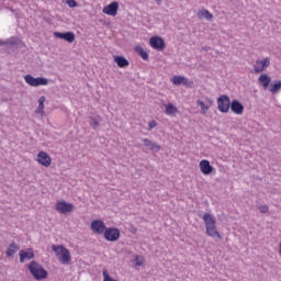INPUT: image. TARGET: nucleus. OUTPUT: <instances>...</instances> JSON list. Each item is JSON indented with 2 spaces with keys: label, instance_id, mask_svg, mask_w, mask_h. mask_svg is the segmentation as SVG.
<instances>
[{
  "label": "nucleus",
  "instance_id": "18",
  "mask_svg": "<svg viewBox=\"0 0 281 281\" xmlns=\"http://www.w3.org/2000/svg\"><path fill=\"white\" fill-rule=\"evenodd\" d=\"M34 259V250L29 249L27 251L21 250L20 251V262H25V260Z\"/></svg>",
  "mask_w": 281,
  "mask_h": 281
},
{
  "label": "nucleus",
  "instance_id": "8",
  "mask_svg": "<svg viewBox=\"0 0 281 281\" xmlns=\"http://www.w3.org/2000/svg\"><path fill=\"white\" fill-rule=\"evenodd\" d=\"M149 45L153 49H157L158 52H164V49H166V42L160 36L150 37Z\"/></svg>",
  "mask_w": 281,
  "mask_h": 281
},
{
  "label": "nucleus",
  "instance_id": "6",
  "mask_svg": "<svg viewBox=\"0 0 281 281\" xmlns=\"http://www.w3.org/2000/svg\"><path fill=\"white\" fill-rule=\"evenodd\" d=\"M103 236L109 243H116V240H120V228L106 227Z\"/></svg>",
  "mask_w": 281,
  "mask_h": 281
},
{
  "label": "nucleus",
  "instance_id": "11",
  "mask_svg": "<svg viewBox=\"0 0 281 281\" xmlns=\"http://www.w3.org/2000/svg\"><path fill=\"white\" fill-rule=\"evenodd\" d=\"M90 229H92L94 234H104L106 231V225L102 222V220H94L90 224Z\"/></svg>",
  "mask_w": 281,
  "mask_h": 281
},
{
  "label": "nucleus",
  "instance_id": "1",
  "mask_svg": "<svg viewBox=\"0 0 281 281\" xmlns=\"http://www.w3.org/2000/svg\"><path fill=\"white\" fill-rule=\"evenodd\" d=\"M204 225L206 228L207 236H211L212 238H218V240H223V236L218 231H216V220L212 217V214L204 213L203 215Z\"/></svg>",
  "mask_w": 281,
  "mask_h": 281
},
{
  "label": "nucleus",
  "instance_id": "28",
  "mask_svg": "<svg viewBox=\"0 0 281 281\" xmlns=\"http://www.w3.org/2000/svg\"><path fill=\"white\" fill-rule=\"evenodd\" d=\"M89 124L90 126H92V128H97L98 126H100V121H98V119L90 116L89 117Z\"/></svg>",
  "mask_w": 281,
  "mask_h": 281
},
{
  "label": "nucleus",
  "instance_id": "21",
  "mask_svg": "<svg viewBox=\"0 0 281 281\" xmlns=\"http://www.w3.org/2000/svg\"><path fill=\"white\" fill-rule=\"evenodd\" d=\"M259 82L263 87V89H267V87L271 85V77H269V75L267 74H263L259 77Z\"/></svg>",
  "mask_w": 281,
  "mask_h": 281
},
{
  "label": "nucleus",
  "instance_id": "19",
  "mask_svg": "<svg viewBox=\"0 0 281 281\" xmlns=\"http://www.w3.org/2000/svg\"><path fill=\"white\" fill-rule=\"evenodd\" d=\"M114 63H116L117 67H120L121 69H124L125 67H128V65H131L128 59H126V57L124 56H115Z\"/></svg>",
  "mask_w": 281,
  "mask_h": 281
},
{
  "label": "nucleus",
  "instance_id": "12",
  "mask_svg": "<svg viewBox=\"0 0 281 281\" xmlns=\"http://www.w3.org/2000/svg\"><path fill=\"white\" fill-rule=\"evenodd\" d=\"M269 65H271V59H269V57H266L263 60L258 59L254 66L255 74H262Z\"/></svg>",
  "mask_w": 281,
  "mask_h": 281
},
{
  "label": "nucleus",
  "instance_id": "22",
  "mask_svg": "<svg viewBox=\"0 0 281 281\" xmlns=\"http://www.w3.org/2000/svg\"><path fill=\"white\" fill-rule=\"evenodd\" d=\"M45 100L46 99H45L44 95L38 99V106H37L35 113H38L41 115H45V111H44V109H45Z\"/></svg>",
  "mask_w": 281,
  "mask_h": 281
},
{
  "label": "nucleus",
  "instance_id": "27",
  "mask_svg": "<svg viewBox=\"0 0 281 281\" xmlns=\"http://www.w3.org/2000/svg\"><path fill=\"white\" fill-rule=\"evenodd\" d=\"M198 106H201V113L202 115H205V113H207V111H210V108L207 105H205V102L201 101V99H199L196 101Z\"/></svg>",
  "mask_w": 281,
  "mask_h": 281
},
{
  "label": "nucleus",
  "instance_id": "15",
  "mask_svg": "<svg viewBox=\"0 0 281 281\" xmlns=\"http://www.w3.org/2000/svg\"><path fill=\"white\" fill-rule=\"evenodd\" d=\"M231 111L236 115H243V113H245V105L238 100H233L231 102Z\"/></svg>",
  "mask_w": 281,
  "mask_h": 281
},
{
  "label": "nucleus",
  "instance_id": "33",
  "mask_svg": "<svg viewBox=\"0 0 281 281\" xmlns=\"http://www.w3.org/2000/svg\"><path fill=\"white\" fill-rule=\"evenodd\" d=\"M7 45H11V47H15V45H19V43H16V41H8Z\"/></svg>",
  "mask_w": 281,
  "mask_h": 281
},
{
  "label": "nucleus",
  "instance_id": "25",
  "mask_svg": "<svg viewBox=\"0 0 281 281\" xmlns=\"http://www.w3.org/2000/svg\"><path fill=\"white\" fill-rule=\"evenodd\" d=\"M135 52H136V54H138V56H140V58H143V60H148V53H146V50H144V47L136 46Z\"/></svg>",
  "mask_w": 281,
  "mask_h": 281
},
{
  "label": "nucleus",
  "instance_id": "35",
  "mask_svg": "<svg viewBox=\"0 0 281 281\" xmlns=\"http://www.w3.org/2000/svg\"><path fill=\"white\" fill-rule=\"evenodd\" d=\"M204 52H210V46L203 47Z\"/></svg>",
  "mask_w": 281,
  "mask_h": 281
},
{
  "label": "nucleus",
  "instance_id": "7",
  "mask_svg": "<svg viewBox=\"0 0 281 281\" xmlns=\"http://www.w3.org/2000/svg\"><path fill=\"white\" fill-rule=\"evenodd\" d=\"M172 85H176V87H179L183 85V87H188L189 89H194V81L189 80L184 76H173L171 78Z\"/></svg>",
  "mask_w": 281,
  "mask_h": 281
},
{
  "label": "nucleus",
  "instance_id": "9",
  "mask_svg": "<svg viewBox=\"0 0 281 281\" xmlns=\"http://www.w3.org/2000/svg\"><path fill=\"white\" fill-rule=\"evenodd\" d=\"M120 10V2L113 1L106 7L103 8V14H108L109 16H117V11Z\"/></svg>",
  "mask_w": 281,
  "mask_h": 281
},
{
  "label": "nucleus",
  "instance_id": "30",
  "mask_svg": "<svg viewBox=\"0 0 281 281\" xmlns=\"http://www.w3.org/2000/svg\"><path fill=\"white\" fill-rule=\"evenodd\" d=\"M67 5L69 8H78V2L76 0H67Z\"/></svg>",
  "mask_w": 281,
  "mask_h": 281
},
{
  "label": "nucleus",
  "instance_id": "4",
  "mask_svg": "<svg viewBox=\"0 0 281 281\" xmlns=\"http://www.w3.org/2000/svg\"><path fill=\"white\" fill-rule=\"evenodd\" d=\"M24 80H25L26 85H30V87H45V86L49 85V80H47V78H44V77L35 78L32 75H25Z\"/></svg>",
  "mask_w": 281,
  "mask_h": 281
},
{
  "label": "nucleus",
  "instance_id": "20",
  "mask_svg": "<svg viewBox=\"0 0 281 281\" xmlns=\"http://www.w3.org/2000/svg\"><path fill=\"white\" fill-rule=\"evenodd\" d=\"M198 18L199 19H206V21H212V19H214V15L207 11L206 9L200 10L198 12Z\"/></svg>",
  "mask_w": 281,
  "mask_h": 281
},
{
  "label": "nucleus",
  "instance_id": "3",
  "mask_svg": "<svg viewBox=\"0 0 281 281\" xmlns=\"http://www.w3.org/2000/svg\"><path fill=\"white\" fill-rule=\"evenodd\" d=\"M52 250L56 254L57 258L61 265H70L71 262V252L65 246H52Z\"/></svg>",
  "mask_w": 281,
  "mask_h": 281
},
{
  "label": "nucleus",
  "instance_id": "16",
  "mask_svg": "<svg viewBox=\"0 0 281 281\" xmlns=\"http://www.w3.org/2000/svg\"><path fill=\"white\" fill-rule=\"evenodd\" d=\"M200 170L202 172V175H212V172H214V167L212 165H210V160L207 159H203L200 161Z\"/></svg>",
  "mask_w": 281,
  "mask_h": 281
},
{
  "label": "nucleus",
  "instance_id": "36",
  "mask_svg": "<svg viewBox=\"0 0 281 281\" xmlns=\"http://www.w3.org/2000/svg\"><path fill=\"white\" fill-rule=\"evenodd\" d=\"M157 5H161V0H156Z\"/></svg>",
  "mask_w": 281,
  "mask_h": 281
},
{
  "label": "nucleus",
  "instance_id": "34",
  "mask_svg": "<svg viewBox=\"0 0 281 281\" xmlns=\"http://www.w3.org/2000/svg\"><path fill=\"white\" fill-rule=\"evenodd\" d=\"M8 45V41L0 40V46Z\"/></svg>",
  "mask_w": 281,
  "mask_h": 281
},
{
  "label": "nucleus",
  "instance_id": "26",
  "mask_svg": "<svg viewBox=\"0 0 281 281\" xmlns=\"http://www.w3.org/2000/svg\"><path fill=\"white\" fill-rule=\"evenodd\" d=\"M280 89H281V80H276L273 81V83H271V88H270L271 93H278Z\"/></svg>",
  "mask_w": 281,
  "mask_h": 281
},
{
  "label": "nucleus",
  "instance_id": "24",
  "mask_svg": "<svg viewBox=\"0 0 281 281\" xmlns=\"http://www.w3.org/2000/svg\"><path fill=\"white\" fill-rule=\"evenodd\" d=\"M165 113L167 115H175V113H179V109H177L172 103H169L166 105Z\"/></svg>",
  "mask_w": 281,
  "mask_h": 281
},
{
  "label": "nucleus",
  "instance_id": "2",
  "mask_svg": "<svg viewBox=\"0 0 281 281\" xmlns=\"http://www.w3.org/2000/svg\"><path fill=\"white\" fill-rule=\"evenodd\" d=\"M27 269L35 280L37 281L46 280L47 270H45V268H43L41 263L36 261H31L30 265L27 266Z\"/></svg>",
  "mask_w": 281,
  "mask_h": 281
},
{
  "label": "nucleus",
  "instance_id": "14",
  "mask_svg": "<svg viewBox=\"0 0 281 281\" xmlns=\"http://www.w3.org/2000/svg\"><path fill=\"white\" fill-rule=\"evenodd\" d=\"M54 36L55 38H61V41H66L67 43H74V41H76V34H74V32H55Z\"/></svg>",
  "mask_w": 281,
  "mask_h": 281
},
{
  "label": "nucleus",
  "instance_id": "13",
  "mask_svg": "<svg viewBox=\"0 0 281 281\" xmlns=\"http://www.w3.org/2000/svg\"><path fill=\"white\" fill-rule=\"evenodd\" d=\"M37 161L41 164V166H44L45 168H49L52 166V157H49V154L45 151H40L37 154Z\"/></svg>",
  "mask_w": 281,
  "mask_h": 281
},
{
  "label": "nucleus",
  "instance_id": "37",
  "mask_svg": "<svg viewBox=\"0 0 281 281\" xmlns=\"http://www.w3.org/2000/svg\"><path fill=\"white\" fill-rule=\"evenodd\" d=\"M207 102H209L210 104H214V101H212V99H209Z\"/></svg>",
  "mask_w": 281,
  "mask_h": 281
},
{
  "label": "nucleus",
  "instance_id": "32",
  "mask_svg": "<svg viewBox=\"0 0 281 281\" xmlns=\"http://www.w3.org/2000/svg\"><path fill=\"white\" fill-rule=\"evenodd\" d=\"M148 126H149V131H153V128L157 126V121H150Z\"/></svg>",
  "mask_w": 281,
  "mask_h": 281
},
{
  "label": "nucleus",
  "instance_id": "29",
  "mask_svg": "<svg viewBox=\"0 0 281 281\" xmlns=\"http://www.w3.org/2000/svg\"><path fill=\"white\" fill-rule=\"evenodd\" d=\"M258 210L261 212V214H267V212H269V205H260Z\"/></svg>",
  "mask_w": 281,
  "mask_h": 281
},
{
  "label": "nucleus",
  "instance_id": "31",
  "mask_svg": "<svg viewBox=\"0 0 281 281\" xmlns=\"http://www.w3.org/2000/svg\"><path fill=\"white\" fill-rule=\"evenodd\" d=\"M142 265H144V260L142 259V257H136L135 258V266L136 267H142Z\"/></svg>",
  "mask_w": 281,
  "mask_h": 281
},
{
  "label": "nucleus",
  "instance_id": "23",
  "mask_svg": "<svg viewBox=\"0 0 281 281\" xmlns=\"http://www.w3.org/2000/svg\"><path fill=\"white\" fill-rule=\"evenodd\" d=\"M19 249V246L16 245V243L12 241L8 249H7V256L8 258H12V256H14V254H16V250Z\"/></svg>",
  "mask_w": 281,
  "mask_h": 281
},
{
  "label": "nucleus",
  "instance_id": "10",
  "mask_svg": "<svg viewBox=\"0 0 281 281\" xmlns=\"http://www.w3.org/2000/svg\"><path fill=\"white\" fill-rule=\"evenodd\" d=\"M55 210L59 212V214H69V212H74V204L67 203L65 201L57 202Z\"/></svg>",
  "mask_w": 281,
  "mask_h": 281
},
{
  "label": "nucleus",
  "instance_id": "5",
  "mask_svg": "<svg viewBox=\"0 0 281 281\" xmlns=\"http://www.w3.org/2000/svg\"><path fill=\"white\" fill-rule=\"evenodd\" d=\"M231 106L232 102L229 101V97L227 94H222L217 99V109L221 113H229Z\"/></svg>",
  "mask_w": 281,
  "mask_h": 281
},
{
  "label": "nucleus",
  "instance_id": "17",
  "mask_svg": "<svg viewBox=\"0 0 281 281\" xmlns=\"http://www.w3.org/2000/svg\"><path fill=\"white\" fill-rule=\"evenodd\" d=\"M144 146H146V148H149V150H153L154 153H159V150H161V146L148 138H144L143 139Z\"/></svg>",
  "mask_w": 281,
  "mask_h": 281
}]
</instances>
